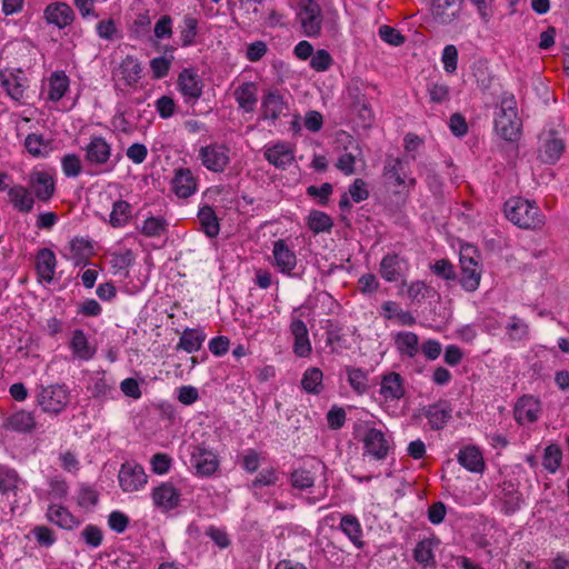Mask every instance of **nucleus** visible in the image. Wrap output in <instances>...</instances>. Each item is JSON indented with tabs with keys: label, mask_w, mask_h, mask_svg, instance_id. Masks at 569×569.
Wrapping results in <instances>:
<instances>
[{
	"label": "nucleus",
	"mask_w": 569,
	"mask_h": 569,
	"mask_svg": "<svg viewBox=\"0 0 569 569\" xmlns=\"http://www.w3.org/2000/svg\"><path fill=\"white\" fill-rule=\"evenodd\" d=\"M508 221L525 230H540L546 223V216L535 200L511 197L503 204Z\"/></svg>",
	"instance_id": "nucleus-1"
},
{
	"label": "nucleus",
	"mask_w": 569,
	"mask_h": 569,
	"mask_svg": "<svg viewBox=\"0 0 569 569\" xmlns=\"http://www.w3.org/2000/svg\"><path fill=\"white\" fill-rule=\"evenodd\" d=\"M522 122L518 116L517 100L511 92H503L495 114V130L506 141L516 142L521 137Z\"/></svg>",
	"instance_id": "nucleus-2"
},
{
	"label": "nucleus",
	"mask_w": 569,
	"mask_h": 569,
	"mask_svg": "<svg viewBox=\"0 0 569 569\" xmlns=\"http://www.w3.org/2000/svg\"><path fill=\"white\" fill-rule=\"evenodd\" d=\"M36 402L43 412L58 416L70 402V390L64 383L40 385L37 388Z\"/></svg>",
	"instance_id": "nucleus-3"
},
{
	"label": "nucleus",
	"mask_w": 569,
	"mask_h": 569,
	"mask_svg": "<svg viewBox=\"0 0 569 569\" xmlns=\"http://www.w3.org/2000/svg\"><path fill=\"white\" fill-rule=\"evenodd\" d=\"M198 159L210 172L222 173L230 163V148L222 142H210L200 147Z\"/></svg>",
	"instance_id": "nucleus-4"
},
{
	"label": "nucleus",
	"mask_w": 569,
	"mask_h": 569,
	"mask_svg": "<svg viewBox=\"0 0 569 569\" xmlns=\"http://www.w3.org/2000/svg\"><path fill=\"white\" fill-rule=\"evenodd\" d=\"M181 496L180 489L172 481H162L150 492L153 507L162 513L177 509L181 503Z\"/></svg>",
	"instance_id": "nucleus-5"
},
{
	"label": "nucleus",
	"mask_w": 569,
	"mask_h": 569,
	"mask_svg": "<svg viewBox=\"0 0 569 569\" xmlns=\"http://www.w3.org/2000/svg\"><path fill=\"white\" fill-rule=\"evenodd\" d=\"M363 455L375 460H383L391 450L390 439L387 435L375 427H368L361 437Z\"/></svg>",
	"instance_id": "nucleus-6"
},
{
	"label": "nucleus",
	"mask_w": 569,
	"mask_h": 569,
	"mask_svg": "<svg viewBox=\"0 0 569 569\" xmlns=\"http://www.w3.org/2000/svg\"><path fill=\"white\" fill-rule=\"evenodd\" d=\"M539 158L543 163L555 164L562 156L566 144L557 129L543 130L540 134Z\"/></svg>",
	"instance_id": "nucleus-7"
},
{
	"label": "nucleus",
	"mask_w": 569,
	"mask_h": 569,
	"mask_svg": "<svg viewBox=\"0 0 569 569\" xmlns=\"http://www.w3.org/2000/svg\"><path fill=\"white\" fill-rule=\"evenodd\" d=\"M118 481L122 491L134 492L144 487L148 481V476L141 465L133 461H126L120 467Z\"/></svg>",
	"instance_id": "nucleus-8"
},
{
	"label": "nucleus",
	"mask_w": 569,
	"mask_h": 569,
	"mask_svg": "<svg viewBox=\"0 0 569 569\" xmlns=\"http://www.w3.org/2000/svg\"><path fill=\"white\" fill-rule=\"evenodd\" d=\"M272 266L287 277H295V269L298 264L296 252L289 248L283 239H278L272 243Z\"/></svg>",
	"instance_id": "nucleus-9"
},
{
	"label": "nucleus",
	"mask_w": 569,
	"mask_h": 569,
	"mask_svg": "<svg viewBox=\"0 0 569 569\" xmlns=\"http://www.w3.org/2000/svg\"><path fill=\"white\" fill-rule=\"evenodd\" d=\"M297 14L307 37H315L320 33L322 26L321 8L316 1L301 2Z\"/></svg>",
	"instance_id": "nucleus-10"
},
{
	"label": "nucleus",
	"mask_w": 569,
	"mask_h": 569,
	"mask_svg": "<svg viewBox=\"0 0 569 569\" xmlns=\"http://www.w3.org/2000/svg\"><path fill=\"white\" fill-rule=\"evenodd\" d=\"M421 413L427 418L429 427L433 431L442 430L452 418V406L446 399L423 406Z\"/></svg>",
	"instance_id": "nucleus-11"
},
{
	"label": "nucleus",
	"mask_w": 569,
	"mask_h": 569,
	"mask_svg": "<svg viewBox=\"0 0 569 569\" xmlns=\"http://www.w3.org/2000/svg\"><path fill=\"white\" fill-rule=\"evenodd\" d=\"M28 188L32 192L34 200L49 202L56 192V182L47 171H32L29 174Z\"/></svg>",
	"instance_id": "nucleus-12"
},
{
	"label": "nucleus",
	"mask_w": 569,
	"mask_h": 569,
	"mask_svg": "<svg viewBox=\"0 0 569 569\" xmlns=\"http://www.w3.org/2000/svg\"><path fill=\"white\" fill-rule=\"evenodd\" d=\"M87 389L92 398L100 401L113 400L119 396L116 381L104 370L91 375Z\"/></svg>",
	"instance_id": "nucleus-13"
},
{
	"label": "nucleus",
	"mask_w": 569,
	"mask_h": 569,
	"mask_svg": "<svg viewBox=\"0 0 569 569\" xmlns=\"http://www.w3.org/2000/svg\"><path fill=\"white\" fill-rule=\"evenodd\" d=\"M406 392L405 379L400 373L389 371L381 376L379 395L386 403L398 402Z\"/></svg>",
	"instance_id": "nucleus-14"
},
{
	"label": "nucleus",
	"mask_w": 569,
	"mask_h": 569,
	"mask_svg": "<svg viewBox=\"0 0 569 569\" xmlns=\"http://www.w3.org/2000/svg\"><path fill=\"white\" fill-rule=\"evenodd\" d=\"M190 461L196 472L202 477L212 476L219 467L217 455L203 445H198L192 448Z\"/></svg>",
	"instance_id": "nucleus-15"
},
{
	"label": "nucleus",
	"mask_w": 569,
	"mask_h": 569,
	"mask_svg": "<svg viewBox=\"0 0 569 569\" xmlns=\"http://www.w3.org/2000/svg\"><path fill=\"white\" fill-rule=\"evenodd\" d=\"M541 413V402L531 395L518 399L513 408L515 420L519 425L536 422Z\"/></svg>",
	"instance_id": "nucleus-16"
},
{
	"label": "nucleus",
	"mask_w": 569,
	"mask_h": 569,
	"mask_svg": "<svg viewBox=\"0 0 569 569\" xmlns=\"http://www.w3.org/2000/svg\"><path fill=\"white\" fill-rule=\"evenodd\" d=\"M460 278L459 282L461 287L468 291H476L481 281L482 268L473 258H468L466 254H460Z\"/></svg>",
	"instance_id": "nucleus-17"
},
{
	"label": "nucleus",
	"mask_w": 569,
	"mask_h": 569,
	"mask_svg": "<svg viewBox=\"0 0 569 569\" xmlns=\"http://www.w3.org/2000/svg\"><path fill=\"white\" fill-rule=\"evenodd\" d=\"M498 499L501 503V512L506 516H511L519 511L523 502L518 485L511 480H505L500 485Z\"/></svg>",
	"instance_id": "nucleus-18"
},
{
	"label": "nucleus",
	"mask_w": 569,
	"mask_h": 569,
	"mask_svg": "<svg viewBox=\"0 0 569 569\" xmlns=\"http://www.w3.org/2000/svg\"><path fill=\"white\" fill-rule=\"evenodd\" d=\"M203 87L199 73H179L177 89L186 103L194 104L201 97Z\"/></svg>",
	"instance_id": "nucleus-19"
},
{
	"label": "nucleus",
	"mask_w": 569,
	"mask_h": 569,
	"mask_svg": "<svg viewBox=\"0 0 569 569\" xmlns=\"http://www.w3.org/2000/svg\"><path fill=\"white\" fill-rule=\"evenodd\" d=\"M407 167L408 162L403 158L387 156L382 169L385 183L400 189L407 178Z\"/></svg>",
	"instance_id": "nucleus-20"
},
{
	"label": "nucleus",
	"mask_w": 569,
	"mask_h": 569,
	"mask_svg": "<svg viewBox=\"0 0 569 569\" xmlns=\"http://www.w3.org/2000/svg\"><path fill=\"white\" fill-rule=\"evenodd\" d=\"M266 160L278 169H287L295 161V150L288 142H277L266 147L263 152Z\"/></svg>",
	"instance_id": "nucleus-21"
},
{
	"label": "nucleus",
	"mask_w": 569,
	"mask_h": 569,
	"mask_svg": "<svg viewBox=\"0 0 569 569\" xmlns=\"http://www.w3.org/2000/svg\"><path fill=\"white\" fill-rule=\"evenodd\" d=\"M440 539L436 536L419 540L412 551L415 561L425 569L436 568L437 560L435 550L440 545Z\"/></svg>",
	"instance_id": "nucleus-22"
},
{
	"label": "nucleus",
	"mask_w": 569,
	"mask_h": 569,
	"mask_svg": "<svg viewBox=\"0 0 569 569\" xmlns=\"http://www.w3.org/2000/svg\"><path fill=\"white\" fill-rule=\"evenodd\" d=\"M57 258L50 248H41L36 253V272L39 282L50 284L54 279Z\"/></svg>",
	"instance_id": "nucleus-23"
},
{
	"label": "nucleus",
	"mask_w": 569,
	"mask_h": 569,
	"mask_svg": "<svg viewBox=\"0 0 569 569\" xmlns=\"http://www.w3.org/2000/svg\"><path fill=\"white\" fill-rule=\"evenodd\" d=\"M171 189L178 198L187 199L198 189L197 179L189 168H178L171 180Z\"/></svg>",
	"instance_id": "nucleus-24"
},
{
	"label": "nucleus",
	"mask_w": 569,
	"mask_h": 569,
	"mask_svg": "<svg viewBox=\"0 0 569 569\" xmlns=\"http://www.w3.org/2000/svg\"><path fill=\"white\" fill-rule=\"evenodd\" d=\"M43 16L48 24H52L59 29H64L74 20L73 10L64 2H52L48 4Z\"/></svg>",
	"instance_id": "nucleus-25"
},
{
	"label": "nucleus",
	"mask_w": 569,
	"mask_h": 569,
	"mask_svg": "<svg viewBox=\"0 0 569 569\" xmlns=\"http://www.w3.org/2000/svg\"><path fill=\"white\" fill-rule=\"evenodd\" d=\"M8 201L16 211L23 214L30 213L36 204L32 192L20 183L12 184L8 189Z\"/></svg>",
	"instance_id": "nucleus-26"
},
{
	"label": "nucleus",
	"mask_w": 569,
	"mask_h": 569,
	"mask_svg": "<svg viewBox=\"0 0 569 569\" xmlns=\"http://www.w3.org/2000/svg\"><path fill=\"white\" fill-rule=\"evenodd\" d=\"M290 332L295 339L292 346L295 355L300 358L309 357L312 348L306 323L299 318L293 319L290 323Z\"/></svg>",
	"instance_id": "nucleus-27"
},
{
	"label": "nucleus",
	"mask_w": 569,
	"mask_h": 569,
	"mask_svg": "<svg viewBox=\"0 0 569 569\" xmlns=\"http://www.w3.org/2000/svg\"><path fill=\"white\" fill-rule=\"evenodd\" d=\"M46 518L51 523L69 531L78 528L80 525V520L73 516V513L67 507L62 505H49L46 512Z\"/></svg>",
	"instance_id": "nucleus-28"
},
{
	"label": "nucleus",
	"mask_w": 569,
	"mask_h": 569,
	"mask_svg": "<svg viewBox=\"0 0 569 569\" xmlns=\"http://www.w3.org/2000/svg\"><path fill=\"white\" fill-rule=\"evenodd\" d=\"M288 104L277 90H269L262 98L261 110L263 119L276 121L281 116L286 114Z\"/></svg>",
	"instance_id": "nucleus-29"
},
{
	"label": "nucleus",
	"mask_w": 569,
	"mask_h": 569,
	"mask_svg": "<svg viewBox=\"0 0 569 569\" xmlns=\"http://www.w3.org/2000/svg\"><path fill=\"white\" fill-rule=\"evenodd\" d=\"M86 160L96 166L107 164L111 156V146L100 136L91 138L84 148Z\"/></svg>",
	"instance_id": "nucleus-30"
},
{
	"label": "nucleus",
	"mask_w": 569,
	"mask_h": 569,
	"mask_svg": "<svg viewBox=\"0 0 569 569\" xmlns=\"http://www.w3.org/2000/svg\"><path fill=\"white\" fill-rule=\"evenodd\" d=\"M37 422L32 411L18 410L11 413L4 421L3 428L18 433H31L36 429Z\"/></svg>",
	"instance_id": "nucleus-31"
},
{
	"label": "nucleus",
	"mask_w": 569,
	"mask_h": 569,
	"mask_svg": "<svg viewBox=\"0 0 569 569\" xmlns=\"http://www.w3.org/2000/svg\"><path fill=\"white\" fill-rule=\"evenodd\" d=\"M457 460L460 466L473 473H482L486 467L481 450L472 445L462 447L457 455Z\"/></svg>",
	"instance_id": "nucleus-32"
},
{
	"label": "nucleus",
	"mask_w": 569,
	"mask_h": 569,
	"mask_svg": "<svg viewBox=\"0 0 569 569\" xmlns=\"http://www.w3.org/2000/svg\"><path fill=\"white\" fill-rule=\"evenodd\" d=\"M320 465V461H315V463L310 465L309 467L305 465L293 469L290 473L291 487L300 491L312 488L317 478L316 472Z\"/></svg>",
	"instance_id": "nucleus-33"
},
{
	"label": "nucleus",
	"mask_w": 569,
	"mask_h": 569,
	"mask_svg": "<svg viewBox=\"0 0 569 569\" xmlns=\"http://www.w3.org/2000/svg\"><path fill=\"white\" fill-rule=\"evenodd\" d=\"M22 483L23 480L14 468L8 465H0V496L17 497Z\"/></svg>",
	"instance_id": "nucleus-34"
},
{
	"label": "nucleus",
	"mask_w": 569,
	"mask_h": 569,
	"mask_svg": "<svg viewBox=\"0 0 569 569\" xmlns=\"http://www.w3.org/2000/svg\"><path fill=\"white\" fill-rule=\"evenodd\" d=\"M69 348L74 358L89 361L96 355V347L91 346L86 332L82 329H76L69 341Z\"/></svg>",
	"instance_id": "nucleus-35"
},
{
	"label": "nucleus",
	"mask_w": 569,
	"mask_h": 569,
	"mask_svg": "<svg viewBox=\"0 0 569 569\" xmlns=\"http://www.w3.org/2000/svg\"><path fill=\"white\" fill-rule=\"evenodd\" d=\"M395 346L401 359H413L420 351L419 337L412 331L398 332Z\"/></svg>",
	"instance_id": "nucleus-36"
},
{
	"label": "nucleus",
	"mask_w": 569,
	"mask_h": 569,
	"mask_svg": "<svg viewBox=\"0 0 569 569\" xmlns=\"http://www.w3.org/2000/svg\"><path fill=\"white\" fill-rule=\"evenodd\" d=\"M402 263H405V259L401 258L398 253H387L382 257L379 266L380 276L387 282H396L401 277L402 272Z\"/></svg>",
	"instance_id": "nucleus-37"
},
{
	"label": "nucleus",
	"mask_w": 569,
	"mask_h": 569,
	"mask_svg": "<svg viewBox=\"0 0 569 569\" xmlns=\"http://www.w3.org/2000/svg\"><path fill=\"white\" fill-rule=\"evenodd\" d=\"M197 217L200 223L201 231L208 238L218 237L220 232V220L211 206L204 204L200 207Z\"/></svg>",
	"instance_id": "nucleus-38"
},
{
	"label": "nucleus",
	"mask_w": 569,
	"mask_h": 569,
	"mask_svg": "<svg viewBox=\"0 0 569 569\" xmlns=\"http://www.w3.org/2000/svg\"><path fill=\"white\" fill-rule=\"evenodd\" d=\"M339 528L355 547L359 549L363 548L365 541L362 540V527L355 515H343L340 519Z\"/></svg>",
	"instance_id": "nucleus-39"
},
{
	"label": "nucleus",
	"mask_w": 569,
	"mask_h": 569,
	"mask_svg": "<svg viewBox=\"0 0 569 569\" xmlns=\"http://www.w3.org/2000/svg\"><path fill=\"white\" fill-rule=\"evenodd\" d=\"M74 266H87L93 254V243L88 237H74L70 241Z\"/></svg>",
	"instance_id": "nucleus-40"
},
{
	"label": "nucleus",
	"mask_w": 569,
	"mask_h": 569,
	"mask_svg": "<svg viewBox=\"0 0 569 569\" xmlns=\"http://www.w3.org/2000/svg\"><path fill=\"white\" fill-rule=\"evenodd\" d=\"M0 82L8 96L17 102H22L27 89L26 79L17 73H0Z\"/></svg>",
	"instance_id": "nucleus-41"
},
{
	"label": "nucleus",
	"mask_w": 569,
	"mask_h": 569,
	"mask_svg": "<svg viewBox=\"0 0 569 569\" xmlns=\"http://www.w3.org/2000/svg\"><path fill=\"white\" fill-rule=\"evenodd\" d=\"M206 333L199 328H186L179 339L177 349H181L188 353H193L201 349L206 340Z\"/></svg>",
	"instance_id": "nucleus-42"
},
{
	"label": "nucleus",
	"mask_w": 569,
	"mask_h": 569,
	"mask_svg": "<svg viewBox=\"0 0 569 569\" xmlns=\"http://www.w3.org/2000/svg\"><path fill=\"white\" fill-rule=\"evenodd\" d=\"M326 335V343L331 347L332 352H338L340 349L347 348V340L343 335L342 326L332 320L328 319L323 327Z\"/></svg>",
	"instance_id": "nucleus-43"
},
{
	"label": "nucleus",
	"mask_w": 569,
	"mask_h": 569,
	"mask_svg": "<svg viewBox=\"0 0 569 569\" xmlns=\"http://www.w3.org/2000/svg\"><path fill=\"white\" fill-rule=\"evenodd\" d=\"M345 371L350 388L359 396H362L369 390V375L362 368L346 366Z\"/></svg>",
	"instance_id": "nucleus-44"
},
{
	"label": "nucleus",
	"mask_w": 569,
	"mask_h": 569,
	"mask_svg": "<svg viewBox=\"0 0 569 569\" xmlns=\"http://www.w3.org/2000/svg\"><path fill=\"white\" fill-rule=\"evenodd\" d=\"M323 372L317 367L308 368L301 379V388L309 395H320L323 387Z\"/></svg>",
	"instance_id": "nucleus-45"
},
{
	"label": "nucleus",
	"mask_w": 569,
	"mask_h": 569,
	"mask_svg": "<svg viewBox=\"0 0 569 569\" xmlns=\"http://www.w3.org/2000/svg\"><path fill=\"white\" fill-rule=\"evenodd\" d=\"M132 217V207L126 200H117L112 204V210L109 214V223L112 228L124 227Z\"/></svg>",
	"instance_id": "nucleus-46"
},
{
	"label": "nucleus",
	"mask_w": 569,
	"mask_h": 569,
	"mask_svg": "<svg viewBox=\"0 0 569 569\" xmlns=\"http://www.w3.org/2000/svg\"><path fill=\"white\" fill-rule=\"evenodd\" d=\"M455 6V0H433L431 11L435 19L442 24L453 21L458 14Z\"/></svg>",
	"instance_id": "nucleus-47"
},
{
	"label": "nucleus",
	"mask_w": 569,
	"mask_h": 569,
	"mask_svg": "<svg viewBox=\"0 0 569 569\" xmlns=\"http://www.w3.org/2000/svg\"><path fill=\"white\" fill-rule=\"evenodd\" d=\"M307 226L315 234L330 232L333 220L328 213L313 209L307 217Z\"/></svg>",
	"instance_id": "nucleus-48"
},
{
	"label": "nucleus",
	"mask_w": 569,
	"mask_h": 569,
	"mask_svg": "<svg viewBox=\"0 0 569 569\" xmlns=\"http://www.w3.org/2000/svg\"><path fill=\"white\" fill-rule=\"evenodd\" d=\"M257 88L252 82L241 84L236 91V100L238 106L246 112L254 110L257 103Z\"/></svg>",
	"instance_id": "nucleus-49"
},
{
	"label": "nucleus",
	"mask_w": 569,
	"mask_h": 569,
	"mask_svg": "<svg viewBox=\"0 0 569 569\" xmlns=\"http://www.w3.org/2000/svg\"><path fill=\"white\" fill-rule=\"evenodd\" d=\"M70 81L67 73H51L48 79V98L51 101H59L62 99L69 89Z\"/></svg>",
	"instance_id": "nucleus-50"
},
{
	"label": "nucleus",
	"mask_w": 569,
	"mask_h": 569,
	"mask_svg": "<svg viewBox=\"0 0 569 569\" xmlns=\"http://www.w3.org/2000/svg\"><path fill=\"white\" fill-rule=\"evenodd\" d=\"M506 332L511 341H523L528 339L530 329L523 319L512 315L506 326Z\"/></svg>",
	"instance_id": "nucleus-51"
},
{
	"label": "nucleus",
	"mask_w": 569,
	"mask_h": 569,
	"mask_svg": "<svg viewBox=\"0 0 569 569\" xmlns=\"http://www.w3.org/2000/svg\"><path fill=\"white\" fill-rule=\"evenodd\" d=\"M435 293V289L421 280L411 282L407 290L408 298L413 305H420L425 299L433 297Z\"/></svg>",
	"instance_id": "nucleus-52"
},
{
	"label": "nucleus",
	"mask_w": 569,
	"mask_h": 569,
	"mask_svg": "<svg viewBox=\"0 0 569 569\" xmlns=\"http://www.w3.org/2000/svg\"><path fill=\"white\" fill-rule=\"evenodd\" d=\"M168 222L163 217H149L138 229L146 237H160L167 232Z\"/></svg>",
	"instance_id": "nucleus-53"
},
{
	"label": "nucleus",
	"mask_w": 569,
	"mask_h": 569,
	"mask_svg": "<svg viewBox=\"0 0 569 569\" xmlns=\"http://www.w3.org/2000/svg\"><path fill=\"white\" fill-rule=\"evenodd\" d=\"M562 451L558 445H549L545 448L542 457L543 468L550 472L556 473L561 466Z\"/></svg>",
	"instance_id": "nucleus-54"
},
{
	"label": "nucleus",
	"mask_w": 569,
	"mask_h": 569,
	"mask_svg": "<svg viewBox=\"0 0 569 569\" xmlns=\"http://www.w3.org/2000/svg\"><path fill=\"white\" fill-rule=\"evenodd\" d=\"M139 80V73H114V90L126 96L138 87Z\"/></svg>",
	"instance_id": "nucleus-55"
},
{
	"label": "nucleus",
	"mask_w": 569,
	"mask_h": 569,
	"mask_svg": "<svg viewBox=\"0 0 569 569\" xmlns=\"http://www.w3.org/2000/svg\"><path fill=\"white\" fill-rule=\"evenodd\" d=\"M24 147L33 157H46L49 153V143L42 134L29 133L24 140Z\"/></svg>",
	"instance_id": "nucleus-56"
},
{
	"label": "nucleus",
	"mask_w": 569,
	"mask_h": 569,
	"mask_svg": "<svg viewBox=\"0 0 569 569\" xmlns=\"http://www.w3.org/2000/svg\"><path fill=\"white\" fill-rule=\"evenodd\" d=\"M351 108L355 112H357L359 126L367 129L370 128L375 121L373 111L370 104L363 100H358L357 102L351 103Z\"/></svg>",
	"instance_id": "nucleus-57"
},
{
	"label": "nucleus",
	"mask_w": 569,
	"mask_h": 569,
	"mask_svg": "<svg viewBox=\"0 0 569 569\" xmlns=\"http://www.w3.org/2000/svg\"><path fill=\"white\" fill-rule=\"evenodd\" d=\"M30 535L34 538L37 545L41 548H50L57 541V537L53 530L44 525L36 526L32 528Z\"/></svg>",
	"instance_id": "nucleus-58"
},
{
	"label": "nucleus",
	"mask_w": 569,
	"mask_h": 569,
	"mask_svg": "<svg viewBox=\"0 0 569 569\" xmlns=\"http://www.w3.org/2000/svg\"><path fill=\"white\" fill-rule=\"evenodd\" d=\"M63 174L68 178H76L82 171L81 160L76 153H67L61 159Z\"/></svg>",
	"instance_id": "nucleus-59"
},
{
	"label": "nucleus",
	"mask_w": 569,
	"mask_h": 569,
	"mask_svg": "<svg viewBox=\"0 0 569 569\" xmlns=\"http://www.w3.org/2000/svg\"><path fill=\"white\" fill-rule=\"evenodd\" d=\"M333 192V187L329 182H323L321 186H309L306 190V193L317 199L318 204L327 206L329 203L330 196Z\"/></svg>",
	"instance_id": "nucleus-60"
},
{
	"label": "nucleus",
	"mask_w": 569,
	"mask_h": 569,
	"mask_svg": "<svg viewBox=\"0 0 569 569\" xmlns=\"http://www.w3.org/2000/svg\"><path fill=\"white\" fill-rule=\"evenodd\" d=\"M279 480L278 471L274 468L262 469L251 481V489L274 486Z\"/></svg>",
	"instance_id": "nucleus-61"
},
{
	"label": "nucleus",
	"mask_w": 569,
	"mask_h": 569,
	"mask_svg": "<svg viewBox=\"0 0 569 569\" xmlns=\"http://www.w3.org/2000/svg\"><path fill=\"white\" fill-rule=\"evenodd\" d=\"M197 20L192 17H184L182 26L180 27V41L181 44L187 47L193 43L197 36Z\"/></svg>",
	"instance_id": "nucleus-62"
},
{
	"label": "nucleus",
	"mask_w": 569,
	"mask_h": 569,
	"mask_svg": "<svg viewBox=\"0 0 569 569\" xmlns=\"http://www.w3.org/2000/svg\"><path fill=\"white\" fill-rule=\"evenodd\" d=\"M241 468L249 472H256L260 467V453L254 449H247L239 458Z\"/></svg>",
	"instance_id": "nucleus-63"
},
{
	"label": "nucleus",
	"mask_w": 569,
	"mask_h": 569,
	"mask_svg": "<svg viewBox=\"0 0 569 569\" xmlns=\"http://www.w3.org/2000/svg\"><path fill=\"white\" fill-rule=\"evenodd\" d=\"M150 465L152 472L161 476L169 472L172 459L167 453L158 452L151 457Z\"/></svg>",
	"instance_id": "nucleus-64"
}]
</instances>
